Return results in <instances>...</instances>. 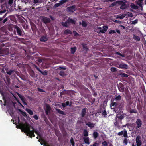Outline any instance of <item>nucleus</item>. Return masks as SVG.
Returning a JSON list of instances; mask_svg holds the SVG:
<instances>
[{"label":"nucleus","mask_w":146,"mask_h":146,"mask_svg":"<svg viewBox=\"0 0 146 146\" xmlns=\"http://www.w3.org/2000/svg\"><path fill=\"white\" fill-rule=\"evenodd\" d=\"M18 124H19V125H16V127L18 129H20L22 132L25 133L28 136L31 131L30 130V128H31L32 127L29 124H24L20 122V121L19 117H18Z\"/></svg>","instance_id":"f257e3e1"},{"label":"nucleus","mask_w":146,"mask_h":146,"mask_svg":"<svg viewBox=\"0 0 146 146\" xmlns=\"http://www.w3.org/2000/svg\"><path fill=\"white\" fill-rule=\"evenodd\" d=\"M3 101L4 102V104L3 105L4 106H7V109L10 115H11V114H14L13 109V108L11 107L9 105V102L10 101H1V102L2 103H3L2 102Z\"/></svg>","instance_id":"f03ea898"},{"label":"nucleus","mask_w":146,"mask_h":146,"mask_svg":"<svg viewBox=\"0 0 146 146\" xmlns=\"http://www.w3.org/2000/svg\"><path fill=\"white\" fill-rule=\"evenodd\" d=\"M75 21L71 18H69L67 21L65 22L62 23V25L65 27H68L70 24H74L75 23Z\"/></svg>","instance_id":"7ed1b4c3"},{"label":"nucleus","mask_w":146,"mask_h":146,"mask_svg":"<svg viewBox=\"0 0 146 146\" xmlns=\"http://www.w3.org/2000/svg\"><path fill=\"white\" fill-rule=\"evenodd\" d=\"M51 108L50 105L47 104H45V108L44 110L45 111V113L46 115H48V114L50 113V111L51 110Z\"/></svg>","instance_id":"20e7f679"},{"label":"nucleus","mask_w":146,"mask_h":146,"mask_svg":"<svg viewBox=\"0 0 146 146\" xmlns=\"http://www.w3.org/2000/svg\"><path fill=\"white\" fill-rule=\"evenodd\" d=\"M117 134L119 136H122L123 134V136L125 138L128 137L127 131L125 129H124L123 131L118 132Z\"/></svg>","instance_id":"39448f33"},{"label":"nucleus","mask_w":146,"mask_h":146,"mask_svg":"<svg viewBox=\"0 0 146 146\" xmlns=\"http://www.w3.org/2000/svg\"><path fill=\"white\" fill-rule=\"evenodd\" d=\"M117 3L121 5L120 9H124L126 8V5L125 3L122 1H117Z\"/></svg>","instance_id":"423d86ee"},{"label":"nucleus","mask_w":146,"mask_h":146,"mask_svg":"<svg viewBox=\"0 0 146 146\" xmlns=\"http://www.w3.org/2000/svg\"><path fill=\"white\" fill-rule=\"evenodd\" d=\"M31 129H32V130H33L34 131V133L35 132V133L37 135V136L40 137V138L39 139V140H38V141L39 142H40V140L44 141L41 139V135L40 133L38 131V130H35L33 127H31Z\"/></svg>","instance_id":"0eeeda50"},{"label":"nucleus","mask_w":146,"mask_h":146,"mask_svg":"<svg viewBox=\"0 0 146 146\" xmlns=\"http://www.w3.org/2000/svg\"><path fill=\"white\" fill-rule=\"evenodd\" d=\"M135 123L136 125V127L137 129L138 128H139L141 127L143 123L140 119H138L136 120Z\"/></svg>","instance_id":"6e6552de"},{"label":"nucleus","mask_w":146,"mask_h":146,"mask_svg":"<svg viewBox=\"0 0 146 146\" xmlns=\"http://www.w3.org/2000/svg\"><path fill=\"white\" fill-rule=\"evenodd\" d=\"M41 19L45 23H49L50 21V20L49 18L44 16L41 17Z\"/></svg>","instance_id":"1a4fd4ad"},{"label":"nucleus","mask_w":146,"mask_h":146,"mask_svg":"<svg viewBox=\"0 0 146 146\" xmlns=\"http://www.w3.org/2000/svg\"><path fill=\"white\" fill-rule=\"evenodd\" d=\"M139 135H138L136 137V142L137 143V146H141V145L142 141Z\"/></svg>","instance_id":"9d476101"},{"label":"nucleus","mask_w":146,"mask_h":146,"mask_svg":"<svg viewBox=\"0 0 146 146\" xmlns=\"http://www.w3.org/2000/svg\"><path fill=\"white\" fill-rule=\"evenodd\" d=\"M14 28L16 29L18 34L20 36H21L22 35L23 30L17 26H15Z\"/></svg>","instance_id":"9b49d317"},{"label":"nucleus","mask_w":146,"mask_h":146,"mask_svg":"<svg viewBox=\"0 0 146 146\" xmlns=\"http://www.w3.org/2000/svg\"><path fill=\"white\" fill-rule=\"evenodd\" d=\"M114 101H111V107L113 109L114 108H117L119 107V104L115 102H113Z\"/></svg>","instance_id":"f8f14e48"},{"label":"nucleus","mask_w":146,"mask_h":146,"mask_svg":"<svg viewBox=\"0 0 146 146\" xmlns=\"http://www.w3.org/2000/svg\"><path fill=\"white\" fill-rule=\"evenodd\" d=\"M117 67L121 69H127L128 68V66L126 64L122 63L118 65Z\"/></svg>","instance_id":"ddd939ff"},{"label":"nucleus","mask_w":146,"mask_h":146,"mask_svg":"<svg viewBox=\"0 0 146 146\" xmlns=\"http://www.w3.org/2000/svg\"><path fill=\"white\" fill-rule=\"evenodd\" d=\"M75 5L71 6L67 8V10L69 12H73L75 10Z\"/></svg>","instance_id":"4468645a"},{"label":"nucleus","mask_w":146,"mask_h":146,"mask_svg":"<svg viewBox=\"0 0 146 146\" xmlns=\"http://www.w3.org/2000/svg\"><path fill=\"white\" fill-rule=\"evenodd\" d=\"M116 117V120H117V118H118V121H120L121 123V124L122 123L121 120L124 118L125 116L123 115H119V114L118 113Z\"/></svg>","instance_id":"2eb2a0df"},{"label":"nucleus","mask_w":146,"mask_h":146,"mask_svg":"<svg viewBox=\"0 0 146 146\" xmlns=\"http://www.w3.org/2000/svg\"><path fill=\"white\" fill-rule=\"evenodd\" d=\"M87 109L86 108H84L81 111V116L82 117H84L86 113V110Z\"/></svg>","instance_id":"dca6fc26"},{"label":"nucleus","mask_w":146,"mask_h":146,"mask_svg":"<svg viewBox=\"0 0 146 146\" xmlns=\"http://www.w3.org/2000/svg\"><path fill=\"white\" fill-rule=\"evenodd\" d=\"M84 141L85 143L88 145H89L90 144L89 142V137H85L83 138Z\"/></svg>","instance_id":"f3484780"},{"label":"nucleus","mask_w":146,"mask_h":146,"mask_svg":"<svg viewBox=\"0 0 146 146\" xmlns=\"http://www.w3.org/2000/svg\"><path fill=\"white\" fill-rule=\"evenodd\" d=\"M133 38L136 41H138L140 40V38L139 36L136 35L135 34H133Z\"/></svg>","instance_id":"a211bd4d"},{"label":"nucleus","mask_w":146,"mask_h":146,"mask_svg":"<svg viewBox=\"0 0 146 146\" xmlns=\"http://www.w3.org/2000/svg\"><path fill=\"white\" fill-rule=\"evenodd\" d=\"M86 125L91 128H93L95 126L94 124L90 122H88L86 124Z\"/></svg>","instance_id":"6ab92c4d"},{"label":"nucleus","mask_w":146,"mask_h":146,"mask_svg":"<svg viewBox=\"0 0 146 146\" xmlns=\"http://www.w3.org/2000/svg\"><path fill=\"white\" fill-rule=\"evenodd\" d=\"M56 112L58 113L63 115H65V113L63 111L60 110V109H56Z\"/></svg>","instance_id":"aec40b11"},{"label":"nucleus","mask_w":146,"mask_h":146,"mask_svg":"<svg viewBox=\"0 0 146 146\" xmlns=\"http://www.w3.org/2000/svg\"><path fill=\"white\" fill-rule=\"evenodd\" d=\"M126 15L125 14H122V15H117L116 18H120L122 19H123L125 16Z\"/></svg>","instance_id":"412c9836"},{"label":"nucleus","mask_w":146,"mask_h":146,"mask_svg":"<svg viewBox=\"0 0 146 146\" xmlns=\"http://www.w3.org/2000/svg\"><path fill=\"white\" fill-rule=\"evenodd\" d=\"M130 7L131 8H132L134 9H137L138 8V6L135 5L134 3H132L131 4Z\"/></svg>","instance_id":"4be33fe9"},{"label":"nucleus","mask_w":146,"mask_h":146,"mask_svg":"<svg viewBox=\"0 0 146 146\" xmlns=\"http://www.w3.org/2000/svg\"><path fill=\"white\" fill-rule=\"evenodd\" d=\"M48 38L46 36H42L40 38V40L42 42H45L47 41Z\"/></svg>","instance_id":"5701e85b"},{"label":"nucleus","mask_w":146,"mask_h":146,"mask_svg":"<svg viewBox=\"0 0 146 146\" xmlns=\"http://www.w3.org/2000/svg\"><path fill=\"white\" fill-rule=\"evenodd\" d=\"M137 4L140 7H142L143 4V0H138L136 1Z\"/></svg>","instance_id":"b1692460"},{"label":"nucleus","mask_w":146,"mask_h":146,"mask_svg":"<svg viewBox=\"0 0 146 146\" xmlns=\"http://www.w3.org/2000/svg\"><path fill=\"white\" fill-rule=\"evenodd\" d=\"M98 135V134L97 132L94 131L93 133V137L94 139H96L97 138Z\"/></svg>","instance_id":"393cba45"},{"label":"nucleus","mask_w":146,"mask_h":146,"mask_svg":"<svg viewBox=\"0 0 146 146\" xmlns=\"http://www.w3.org/2000/svg\"><path fill=\"white\" fill-rule=\"evenodd\" d=\"M79 23L80 25H82V26L84 27H86L87 25V24L86 23L83 21H82V23L81 22H79Z\"/></svg>","instance_id":"a878e982"},{"label":"nucleus","mask_w":146,"mask_h":146,"mask_svg":"<svg viewBox=\"0 0 146 146\" xmlns=\"http://www.w3.org/2000/svg\"><path fill=\"white\" fill-rule=\"evenodd\" d=\"M29 134L30 135L29 137L31 138H32V137H34L35 136V135L34 134V131L33 130H31Z\"/></svg>","instance_id":"bb28decb"},{"label":"nucleus","mask_w":146,"mask_h":146,"mask_svg":"<svg viewBox=\"0 0 146 146\" xmlns=\"http://www.w3.org/2000/svg\"><path fill=\"white\" fill-rule=\"evenodd\" d=\"M83 134L84 136L87 137L88 136V133L87 130L84 129L83 131Z\"/></svg>","instance_id":"cd10ccee"},{"label":"nucleus","mask_w":146,"mask_h":146,"mask_svg":"<svg viewBox=\"0 0 146 146\" xmlns=\"http://www.w3.org/2000/svg\"><path fill=\"white\" fill-rule=\"evenodd\" d=\"M64 34L66 35H68V34H71L72 32L70 30L67 29L64 32Z\"/></svg>","instance_id":"c85d7f7f"},{"label":"nucleus","mask_w":146,"mask_h":146,"mask_svg":"<svg viewBox=\"0 0 146 146\" xmlns=\"http://www.w3.org/2000/svg\"><path fill=\"white\" fill-rule=\"evenodd\" d=\"M26 111L30 115H33V112L31 110H30L29 109H27L26 110Z\"/></svg>","instance_id":"c756f323"},{"label":"nucleus","mask_w":146,"mask_h":146,"mask_svg":"<svg viewBox=\"0 0 146 146\" xmlns=\"http://www.w3.org/2000/svg\"><path fill=\"white\" fill-rule=\"evenodd\" d=\"M129 140V139H128L127 138H124L123 141V143L125 144V145H127L128 143V141Z\"/></svg>","instance_id":"7c9ffc66"},{"label":"nucleus","mask_w":146,"mask_h":146,"mask_svg":"<svg viewBox=\"0 0 146 146\" xmlns=\"http://www.w3.org/2000/svg\"><path fill=\"white\" fill-rule=\"evenodd\" d=\"M76 47L71 48V52L72 54L74 53L76 50Z\"/></svg>","instance_id":"2f4dec72"},{"label":"nucleus","mask_w":146,"mask_h":146,"mask_svg":"<svg viewBox=\"0 0 146 146\" xmlns=\"http://www.w3.org/2000/svg\"><path fill=\"white\" fill-rule=\"evenodd\" d=\"M70 143H71L72 146H74L75 144V142L74 141L73 138L71 137L70 140Z\"/></svg>","instance_id":"473e14b6"},{"label":"nucleus","mask_w":146,"mask_h":146,"mask_svg":"<svg viewBox=\"0 0 146 146\" xmlns=\"http://www.w3.org/2000/svg\"><path fill=\"white\" fill-rule=\"evenodd\" d=\"M125 14L126 15H127L128 16V17H132L133 16V14L131 13L127 12L126 14Z\"/></svg>","instance_id":"72a5a7b5"},{"label":"nucleus","mask_w":146,"mask_h":146,"mask_svg":"<svg viewBox=\"0 0 146 146\" xmlns=\"http://www.w3.org/2000/svg\"><path fill=\"white\" fill-rule=\"evenodd\" d=\"M82 47L86 51H87L88 50V48L87 47L86 45L85 44H82Z\"/></svg>","instance_id":"f704fd0d"},{"label":"nucleus","mask_w":146,"mask_h":146,"mask_svg":"<svg viewBox=\"0 0 146 146\" xmlns=\"http://www.w3.org/2000/svg\"><path fill=\"white\" fill-rule=\"evenodd\" d=\"M102 115L104 117H106L107 115L106 111L104 110V111L102 113Z\"/></svg>","instance_id":"c9c22d12"},{"label":"nucleus","mask_w":146,"mask_h":146,"mask_svg":"<svg viewBox=\"0 0 146 146\" xmlns=\"http://www.w3.org/2000/svg\"><path fill=\"white\" fill-rule=\"evenodd\" d=\"M120 75L122 77H127L128 76V75L127 74L124 73L120 74Z\"/></svg>","instance_id":"e433bc0d"},{"label":"nucleus","mask_w":146,"mask_h":146,"mask_svg":"<svg viewBox=\"0 0 146 146\" xmlns=\"http://www.w3.org/2000/svg\"><path fill=\"white\" fill-rule=\"evenodd\" d=\"M130 112L131 113H137V111L136 110L132 109L130 110Z\"/></svg>","instance_id":"4c0bfd02"},{"label":"nucleus","mask_w":146,"mask_h":146,"mask_svg":"<svg viewBox=\"0 0 146 146\" xmlns=\"http://www.w3.org/2000/svg\"><path fill=\"white\" fill-rule=\"evenodd\" d=\"M107 100H112V97L111 95H108L107 96Z\"/></svg>","instance_id":"58836bf2"},{"label":"nucleus","mask_w":146,"mask_h":146,"mask_svg":"<svg viewBox=\"0 0 146 146\" xmlns=\"http://www.w3.org/2000/svg\"><path fill=\"white\" fill-rule=\"evenodd\" d=\"M70 91H64L63 92H61L60 93V95L61 96H62V95L66 94V93H68Z\"/></svg>","instance_id":"ea45409f"},{"label":"nucleus","mask_w":146,"mask_h":146,"mask_svg":"<svg viewBox=\"0 0 146 146\" xmlns=\"http://www.w3.org/2000/svg\"><path fill=\"white\" fill-rule=\"evenodd\" d=\"M59 74L62 76H64L65 75V73L63 71H61L59 73Z\"/></svg>","instance_id":"a19ab883"},{"label":"nucleus","mask_w":146,"mask_h":146,"mask_svg":"<svg viewBox=\"0 0 146 146\" xmlns=\"http://www.w3.org/2000/svg\"><path fill=\"white\" fill-rule=\"evenodd\" d=\"M117 3V2H113L109 6V7H113L115 6Z\"/></svg>","instance_id":"79ce46f5"},{"label":"nucleus","mask_w":146,"mask_h":146,"mask_svg":"<svg viewBox=\"0 0 146 146\" xmlns=\"http://www.w3.org/2000/svg\"><path fill=\"white\" fill-rule=\"evenodd\" d=\"M115 99L117 100H120L121 99V96L120 95H119L115 97Z\"/></svg>","instance_id":"37998d69"},{"label":"nucleus","mask_w":146,"mask_h":146,"mask_svg":"<svg viewBox=\"0 0 146 146\" xmlns=\"http://www.w3.org/2000/svg\"><path fill=\"white\" fill-rule=\"evenodd\" d=\"M102 144L103 146H108V143L106 141H104L102 143Z\"/></svg>","instance_id":"c03bdc74"},{"label":"nucleus","mask_w":146,"mask_h":146,"mask_svg":"<svg viewBox=\"0 0 146 146\" xmlns=\"http://www.w3.org/2000/svg\"><path fill=\"white\" fill-rule=\"evenodd\" d=\"M14 70H11L7 72V74L9 75H11L14 72Z\"/></svg>","instance_id":"a18cd8bd"},{"label":"nucleus","mask_w":146,"mask_h":146,"mask_svg":"<svg viewBox=\"0 0 146 146\" xmlns=\"http://www.w3.org/2000/svg\"><path fill=\"white\" fill-rule=\"evenodd\" d=\"M90 146H99V144L97 142H95L93 145H91Z\"/></svg>","instance_id":"49530a36"},{"label":"nucleus","mask_w":146,"mask_h":146,"mask_svg":"<svg viewBox=\"0 0 146 146\" xmlns=\"http://www.w3.org/2000/svg\"><path fill=\"white\" fill-rule=\"evenodd\" d=\"M40 30L42 32L44 33L45 32V30L42 27H41L40 28Z\"/></svg>","instance_id":"de8ad7c7"},{"label":"nucleus","mask_w":146,"mask_h":146,"mask_svg":"<svg viewBox=\"0 0 146 146\" xmlns=\"http://www.w3.org/2000/svg\"><path fill=\"white\" fill-rule=\"evenodd\" d=\"M98 29H100V32L102 33H104L106 31L104 29H102V28L101 27H99L98 28Z\"/></svg>","instance_id":"09e8293b"},{"label":"nucleus","mask_w":146,"mask_h":146,"mask_svg":"<svg viewBox=\"0 0 146 146\" xmlns=\"http://www.w3.org/2000/svg\"><path fill=\"white\" fill-rule=\"evenodd\" d=\"M109 33L110 34H114L116 33V31L115 30H111L110 31Z\"/></svg>","instance_id":"8fccbe9b"},{"label":"nucleus","mask_w":146,"mask_h":146,"mask_svg":"<svg viewBox=\"0 0 146 146\" xmlns=\"http://www.w3.org/2000/svg\"><path fill=\"white\" fill-rule=\"evenodd\" d=\"M42 74L44 75H46L47 74V72L46 71H45L44 72L42 71V72H40Z\"/></svg>","instance_id":"3c124183"},{"label":"nucleus","mask_w":146,"mask_h":146,"mask_svg":"<svg viewBox=\"0 0 146 146\" xmlns=\"http://www.w3.org/2000/svg\"><path fill=\"white\" fill-rule=\"evenodd\" d=\"M111 70L112 72H115L116 71V69L114 67H112L111 68Z\"/></svg>","instance_id":"603ef678"},{"label":"nucleus","mask_w":146,"mask_h":146,"mask_svg":"<svg viewBox=\"0 0 146 146\" xmlns=\"http://www.w3.org/2000/svg\"><path fill=\"white\" fill-rule=\"evenodd\" d=\"M138 22V20L137 19H136L133 21H132V24H135L136 23H137Z\"/></svg>","instance_id":"864d4df0"},{"label":"nucleus","mask_w":146,"mask_h":146,"mask_svg":"<svg viewBox=\"0 0 146 146\" xmlns=\"http://www.w3.org/2000/svg\"><path fill=\"white\" fill-rule=\"evenodd\" d=\"M13 0H9L8 4L10 5H11L12 4L13 2Z\"/></svg>","instance_id":"5fc2aeb1"},{"label":"nucleus","mask_w":146,"mask_h":146,"mask_svg":"<svg viewBox=\"0 0 146 146\" xmlns=\"http://www.w3.org/2000/svg\"><path fill=\"white\" fill-rule=\"evenodd\" d=\"M19 111H21V113L22 114V115H23L24 116H27L26 113L25 112H23L21 111V110H19Z\"/></svg>","instance_id":"6e6d98bb"},{"label":"nucleus","mask_w":146,"mask_h":146,"mask_svg":"<svg viewBox=\"0 0 146 146\" xmlns=\"http://www.w3.org/2000/svg\"><path fill=\"white\" fill-rule=\"evenodd\" d=\"M34 66L38 71L40 72H42V71L36 65H35Z\"/></svg>","instance_id":"4d7b16f0"},{"label":"nucleus","mask_w":146,"mask_h":146,"mask_svg":"<svg viewBox=\"0 0 146 146\" xmlns=\"http://www.w3.org/2000/svg\"><path fill=\"white\" fill-rule=\"evenodd\" d=\"M60 3L55 4L54 5V6L56 7H57L59 6L60 5Z\"/></svg>","instance_id":"13d9d810"},{"label":"nucleus","mask_w":146,"mask_h":146,"mask_svg":"<svg viewBox=\"0 0 146 146\" xmlns=\"http://www.w3.org/2000/svg\"><path fill=\"white\" fill-rule=\"evenodd\" d=\"M33 117L36 120H38V117L36 115H35Z\"/></svg>","instance_id":"bf43d9fd"},{"label":"nucleus","mask_w":146,"mask_h":146,"mask_svg":"<svg viewBox=\"0 0 146 146\" xmlns=\"http://www.w3.org/2000/svg\"><path fill=\"white\" fill-rule=\"evenodd\" d=\"M6 9H4L3 10V11H0V14L5 13L6 12Z\"/></svg>","instance_id":"052dcab7"},{"label":"nucleus","mask_w":146,"mask_h":146,"mask_svg":"<svg viewBox=\"0 0 146 146\" xmlns=\"http://www.w3.org/2000/svg\"><path fill=\"white\" fill-rule=\"evenodd\" d=\"M103 28L104 29H103L105 30L106 31L108 29V27L106 26H103Z\"/></svg>","instance_id":"680f3d73"},{"label":"nucleus","mask_w":146,"mask_h":146,"mask_svg":"<svg viewBox=\"0 0 146 146\" xmlns=\"http://www.w3.org/2000/svg\"><path fill=\"white\" fill-rule=\"evenodd\" d=\"M38 91H39V92H44V91L43 89H40L39 88H38Z\"/></svg>","instance_id":"e2e57ef3"},{"label":"nucleus","mask_w":146,"mask_h":146,"mask_svg":"<svg viewBox=\"0 0 146 146\" xmlns=\"http://www.w3.org/2000/svg\"><path fill=\"white\" fill-rule=\"evenodd\" d=\"M17 94L20 97V98H21V99L22 100H23V97L19 93H18Z\"/></svg>","instance_id":"0e129e2a"},{"label":"nucleus","mask_w":146,"mask_h":146,"mask_svg":"<svg viewBox=\"0 0 146 146\" xmlns=\"http://www.w3.org/2000/svg\"><path fill=\"white\" fill-rule=\"evenodd\" d=\"M39 2V0H33V2L35 3H38Z\"/></svg>","instance_id":"69168bd1"},{"label":"nucleus","mask_w":146,"mask_h":146,"mask_svg":"<svg viewBox=\"0 0 146 146\" xmlns=\"http://www.w3.org/2000/svg\"><path fill=\"white\" fill-rule=\"evenodd\" d=\"M62 105L63 108L65 107L66 106L65 103H62Z\"/></svg>","instance_id":"338daca9"},{"label":"nucleus","mask_w":146,"mask_h":146,"mask_svg":"<svg viewBox=\"0 0 146 146\" xmlns=\"http://www.w3.org/2000/svg\"><path fill=\"white\" fill-rule=\"evenodd\" d=\"M58 69H63L65 70H66V69L65 67H59Z\"/></svg>","instance_id":"774afa93"}]
</instances>
